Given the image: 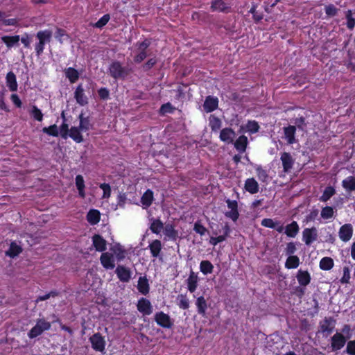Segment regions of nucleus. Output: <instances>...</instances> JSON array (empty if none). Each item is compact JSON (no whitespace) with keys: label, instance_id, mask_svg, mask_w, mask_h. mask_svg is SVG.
Returning a JSON list of instances; mask_svg holds the SVG:
<instances>
[{"label":"nucleus","instance_id":"15","mask_svg":"<svg viewBox=\"0 0 355 355\" xmlns=\"http://www.w3.org/2000/svg\"><path fill=\"white\" fill-rule=\"evenodd\" d=\"M74 98L76 103L80 106H85L88 104V98L85 94L82 84H80L76 87L74 92Z\"/></svg>","mask_w":355,"mask_h":355},{"label":"nucleus","instance_id":"16","mask_svg":"<svg viewBox=\"0 0 355 355\" xmlns=\"http://www.w3.org/2000/svg\"><path fill=\"white\" fill-rule=\"evenodd\" d=\"M235 136L236 133L233 129L225 128L220 130L219 138L222 141L230 144L233 143Z\"/></svg>","mask_w":355,"mask_h":355},{"label":"nucleus","instance_id":"44","mask_svg":"<svg viewBox=\"0 0 355 355\" xmlns=\"http://www.w3.org/2000/svg\"><path fill=\"white\" fill-rule=\"evenodd\" d=\"M334 260L331 257H323L320 261V268L323 270H329L334 267Z\"/></svg>","mask_w":355,"mask_h":355},{"label":"nucleus","instance_id":"14","mask_svg":"<svg viewBox=\"0 0 355 355\" xmlns=\"http://www.w3.org/2000/svg\"><path fill=\"white\" fill-rule=\"evenodd\" d=\"M339 237L341 241L347 242L349 241L353 235V227L349 223L342 225L339 230Z\"/></svg>","mask_w":355,"mask_h":355},{"label":"nucleus","instance_id":"7","mask_svg":"<svg viewBox=\"0 0 355 355\" xmlns=\"http://www.w3.org/2000/svg\"><path fill=\"white\" fill-rule=\"evenodd\" d=\"M154 320L159 327L165 329H171L173 325V322L170 316L163 311L157 312L155 314Z\"/></svg>","mask_w":355,"mask_h":355},{"label":"nucleus","instance_id":"24","mask_svg":"<svg viewBox=\"0 0 355 355\" xmlns=\"http://www.w3.org/2000/svg\"><path fill=\"white\" fill-rule=\"evenodd\" d=\"M164 235L168 237L169 240L175 241L178 238V232L175 229L173 225L168 223L163 229Z\"/></svg>","mask_w":355,"mask_h":355},{"label":"nucleus","instance_id":"3","mask_svg":"<svg viewBox=\"0 0 355 355\" xmlns=\"http://www.w3.org/2000/svg\"><path fill=\"white\" fill-rule=\"evenodd\" d=\"M51 327V322L44 318H40L37 320L36 324L28 331V336L31 339L35 338L40 336L44 331L49 330Z\"/></svg>","mask_w":355,"mask_h":355},{"label":"nucleus","instance_id":"38","mask_svg":"<svg viewBox=\"0 0 355 355\" xmlns=\"http://www.w3.org/2000/svg\"><path fill=\"white\" fill-rule=\"evenodd\" d=\"M80 125L79 128L82 131H87L92 129L93 125L90 123L89 116H84L83 114L79 115Z\"/></svg>","mask_w":355,"mask_h":355},{"label":"nucleus","instance_id":"32","mask_svg":"<svg viewBox=\"0 0 355 355\" xmlns=\"http://www.w3.org/2000/svg\"><path fill=\"white\" fill-rule=\"evenodd\" d=\"M137 289L142 295H146L150 291L148 280L146 277H140L138 280Z\"/></svg>","mask_w":355,"mask_h":355},{"label":"nucleus","instance_id":"36","mask_svg":"<svg viewBox=\"0 0 355 355\" xmlns=\"http://www.w3.org/2000/svg\"><path fill=\"white\" fill-rule=\"evenodd\" d=\"M80 131L82 130L79 127L72 126L69 129V136L76 143H81L83 141V137Z\"/></svg>","mask_w":355,"mask_h":355},{"label":"nucleus","instance_id":"31","mask_svg":"<svg viewBox=\"0 0 355 355\" xmlns=\"http://www.w3.org/2000/svg\"><path fill=\"white\" fill-rule=\"evenodd\" d=\"M300 230L299 225L296 221H293L285 227V234L287 236L294 238Z\"/></svg>","mask_w":355,"mask_h":355},{"label":"nucleus","instance_id":"45","mask_svg":"<svg viewBox=\"0 0 355 355\" xmlns=\"http://www.w3.org/2000/svg\"><path fill=\"white\" fill-rule=\"evenodd\" d=\"M255 171L259 180L262 182L267 183L269 178L267 171L260 165L255 167Z\"/></svg>","mask_w":355,"mask_h":355},{"label":"nucleus","instance_id":"57","mask_svg":"<svg viewBox=\"0 0 355 355\" xmlns=\"http://www.w3.org/2000/svg\"><path fill=\"white\" fill-rule=\"evenodd\" d=\"M64 37H66L67 39L69 37L67 31L63 28H57V30L55 33V39L58 40L60 43H62Z\"/></svg>","mask_w":355,"mask_h":355},{"label":"nucleus","instance_id":"61","mask_svg":"<svg viewBox=\"0 0 355 355\" xmlns=\"http://www.w3.org/2000/svg\"><path fill=\"white\" fill-rule=\"evenodd\" d=\"M157 60L155 58H152L148 60L146 62H145L142 65V69L144 71H149L151 68H153L157 63Z\"/></svg>","mask_w":355,"mask_h":355},{"label":"nucleus","instance_id":"26","mask_svg":"<svg viewBox=\"0 0 355 355\" xmlns=\"http://www.w3.org/2000/svg\"><path fill=\"white\" fill-rule=\"evenodd\" d=\"M248 144V137L245 135L239 136L234 144L235 148L241 153L245 152Z\"/></svg>","mask_w":355,"mask_h":355},{"label":"nucleus","instance_id":"39","mask_svg":"<svg viewBox=\"0 0 355 355\" xmlns=\"http://www.w3.org/2000/svg\"><path fill=\"white\" fill-rule=\"evenodd\" d=\"M153 199V192L150 189H148L141 196V202L145 207H148L152 205Z\"/></svg>","mask_w":355,"mask_h":355},{"label":"nucleus","instance_id":"48","mask_svg":"<svg viewBox=\"0 0 355 355\" xmlns=\"http://www.w3.org/2000/svg\"><path fill=\"white\" fill-rule=\"evenodd\" d=\"M334 214V208L330 206H326L322 208L320 215L323 219H329L333 217Z\"/></svg>","mask_w":355,"mask_h":355},{"label":"nucleus","instance_id":"1","mask_svg":"<svg viewBox=\"0 0 355 355\" xmlns=\"http://www.w3.org/2000/svg\"><path fill=\"white\" fill-rule=\"evenodd\" d=\"M108 73L115 80H124L129 75L130 69L123 67L119 61L114 60L110 64Z\"/></svg>","mask_w":355,"mask_h":355},{"label":"nucleus","instance_id":"58","mask_svg":"<svg viewBox=\"0 0 355 355\" xmlns=\"http://www.w3.org/2000/svg\"><path fill=\"white\" fill-rule=\"evenodd\" d=\"M193 230L200 236L205 235L207 232V228L199 220L194 223Z\"/></svg>","mask_w":355,"mask_h":355},{"label":"nucleus","instance_id":"5","mask_svg":"<svg viewBox=\"0 0 355 355\" xmlns=\"http://www.w3.org/2000/svg\"><path fill=\"white\" fill-rule=\"evenodd\" d=\"M348 338L342 333L336 332L330 338V347L331 352H338L346 345Z\"/></svg>","mask_w":355,"mask_h":355},{"label":"nucleus","instance_id":"47","mask_svg":"<svg viewBox=\"0 0 355 355\" xmlns=\"http://www.w3.org/2000/svg\"><path fill=\"white\" fill-rule=\"evenodd\" d=\"M246 128L250 133L254 134L259 132L260 126L257 121L250 120L247 122Z\"/></svg>","mask_w":355,"mask_h":355},{"label":"nucleus","instance_id":"51","mask_svg":"<svg viewBox=\"0 0 355 355\" xmlns=\"http://www.w3.org/2000/svg\"><path fill=\"white\" fill-rule=\"evenodd\" d=\"M31 115L37 121L41 122L43 120V114L36 105L33 106Z\"/></svg>","mask_w":355,"mask_h":355},{"label":"nucleus","instance_id":"46","mask_svg":"<svg viewBox=\"0 0 355 355\" xmlns=\"http://www.w3.org/2000/svg\"><path fill=\"white\" fill-rule=\"evenodd\" d=\"M336 193V190L333 187L329 186L327 187L320 197V200L322 202H327L329 200L334 194Z\"/></svg>","mask_w":355,"mask_h":355},{"label":"nucleus","instance_id":"63","mask_svg":"<svg viewBox=\"0 0 355 355\" xmlns=\"http://www.w3.org/2000/svg\"><path fill=\"white\" fill-rule=\"evenodd\" d=\"M175 110V107L172 106L170 103L163 104L160 107V112L162 114L166 113H173Z\"/></svg>","mask_w":355,"mask_h":355},{"label":"nucleus","instance_id":"34","mask_svg":"<svg viewBox=\"0 0 355 355\" xmlns=\"http://www.w3.org/2000/svg\"><path fill=\"white\" fill-rule=\"evenodd\" d=\"M198 277L193 271L191 272L187 282V288L191 293L195 292L198 286Z\"/></svg>","mask_w":355,"mask_h":355},{"label":"nucleus","instance_id":"2","mask_svg":"<svg viewBox=\"0 0 355 355\" xmlns=\"http://www.w3.org/2000/svg\"><path fill=\"white\" fill-rule=\"evenodd\" d=\"M36 37L38 40V42L35 45V51L37 55L40 56L44 52L45 44L51 42L52 31L49 29L40 31L37 33Z\"/></svg>","mask_w":355,"mask_h":355},{"label":"nucleus","instance_id":"25","mask_svg":"<svg viewBox=\"0 0 355 355\" xmlns=\"http://www.w3.org/2000/svg\"><path fill=\"white\" fill-rule=\"evenodd\" d=\"M86 218L90 225H95L100 222L101 213L98 209H92L87 212Z\"/></svg>","mask_w":355,"mask_h":355},{"label":"nucleus","instance_id":"13","mask_svg":"<svg viewBox=\"0 0 355 355\" xmlns=\"http://www.w3.org/2000/svg\"><path fill=\"white\" fill-rule=\"evenodd\" d=\"M218 107V99L216 96H207L203 104V109L207 113L212 112Z\"/></svg>","mask_w":355,"mask_h":355},{"label":"nucleus","instance_id":"23","mask_svg":"<svg viewBox=\"0 0 355 355\" xmlns=\"http://www.w3.org/2000/svg\"><path fill=\"white\" fill-rule=\"evenodd\" d=\"M244 188L250 193L254 194L259 191V186L254 178H250L245 180Z\"/></svg>","mask_w":355,"mask_h":355},{"label":"nucleus","instance_id":"60","mask_svg":"<svg viewBox=\"0 0 355 355\" xmlns=\"http://www.w3.org/2000/svg\"><path fill=\"white\" fill-rule=\"evenodd\" d=\"M347 19V27L349 30H352L355 26V19L352 16V12L350 10L347 12L346 14Z\"/></svg>","mask_w":355,"mask_h":355},{"label":"nucleus","instance_id":"17","mask_svg":"<svg viewBox=\"0 0 355 355\" xmlns=\"http://www.w3.org/2000/svg\"><path fill=\"white\" fill-rule=\"evenodd\" d=\"M210 9L211 11L228 13L230 11V6L223 0H213L211 1Z\"/></svg>","mask_w":355,"mask_h":355},{"label":"nucleus","instance_id":"52","mask_svg":"<svg viewBox=\"0 0 355 355\" xmlns=\"http://www.w3.org/2000/svg\"><path fill=\"white\" fill-rule=\"evenodd\" d=\"M113 251L115 253L118 261H121L125 258V251L119 244H117L114 247Z\"/></svg>","mask_w":355,"mask_h":355},{"label":"nucleus","instance_id":"40","mask_svg":"<svg viewBox=\"0 0 355 355\" xmlns=\"http://www.w3.org/2000/svg\"><path fill=\"white\" fill-rule=\"evenodd\" d=\"M196 305L197 306L198 313L204 316L207 309V304L205 297L203 296L198 297L196 300Z\"/></svg>","mask_w":355,"mask_h":355},{"label":"nucleus","instance_id":"18","mask_svg":"<svg viewBox=\"0 0 355 355\" xmlns=\"http://www.w3.org/2000/svg\"><path fill=\"white\" fill-rule=\"evenodd\" d=\"M101 263L105 269H113L115 266L113 254L103 252L100 257Z\"/></svg>","mask_w":355,"mask_h":355},{"label":"nucleus","instance_id":"62","mask_svg":"<svg viewBox=\"0 0 355 355\" xmlns=\"http://www.w3.org/2000/svg\"><path fill=\"white\" fill-rule=\"evenodd\" d=\"M346 344L347 347L345 352L348 355H355V340H349Z\"/></svg>","mask_w":355,"mask_h":355},{"label":"nucleus","instance_id":"59","mask_svg":"<svg viewBox=\"0 0 355 355\" xmlns=\"http://www.w3.org/2000/svg\"><path fill=\"white\" fill-rule=\"evenodd\" d=\"M178 306L180 309L186 310L189 307V301L186 295H180L179 296Z\"/></svg>","mask_w":355,"mask_h":355},{"label":"nucleus","instance_id":"8","mask_svg":"<svg viewBox=\"0 0 355 355\" xmlns=\"http://www.w3.org/2000/svg\"><path fill=\"white\" fill-rule=\"evenodd\" d=\"M92 348L97 352H103L105 348V341L100 333H96L89 338Z\"/></svg>","mask_w":355,"mask_h":355},{"label":"nucleus","instance_id":"42","mask_svg":"<svg viewBox=\"0 0 355 355\" xmlns=\"http://www.w3.org/2000/svg\"><path fill=\"white\" fill-rule=\"evenodd\" d=\"M164 223L159 218H153L150 230L154 234H159L164 229Z\"/></svg>","mask_w":355,"mask_h":355},{"label":"nucleus","instance_id":"30","mask_svg":"<svg viewBox=\"0 0 355 355\" xmlns=\"http://www.w3.org/2000/svg\"><path fill=\"white\" fill-rule=\"evenodd\" d=\"M22 250L23 249L20 245H19L15 241H12L10 244L8 250L6 252V255L10 258H15L18 256Z\"/></svg>","mask_w":355,"mask_h":355},{"label":"nucleus","instance_id":"43","mask_svg":"<svg viewBox=\"0 0 355 355\" xmlns=\"http://www.w3.org/2000/svg\"><path fill=\"white\" fill-rule=\"evenodd\" d=\"M200 270L204 275H208L213 272L214 266L208 260H203L200 263Z\"/></svg>","mask_w":355,"mask_h":355},{"label":"nucleus","instance_id":"54","mask_svg":"<svg viewBox=\"0 0 355 355\" xmlns=\"http://www.w3.org/2000/svg\"><path fill=\"white\" fill-rule=\"evenodd\" d=\"M280 224V221H274L272 218H263L261 225L265 227L273 229L276 227V225Z\"/></svg>","mask_w":355,"mask_h":355},{"label":"nucleus","instance_id":"35","mask_svg":"<svg viewBox=\"0 0 355 355\" xmlns=\"http://www.w3.org/2000/svg\"><path fill=\"white\" fill-rule=\"evenodd\" d=\"M342 187L346 191L352 192L355 191V176H348L342 181Z\"/></svg>","mask_w":355,"mask_h":355},{"label":"nucleus","instance_id":"37","mask_svg":"<svg viewBox=\"0 0 355 355\" xmlns=\"http://www.w3.org/2000/svg\"><path fill=\"white\" fill-rule=\"evenodd\" d=\"M75 181H76V186L78 191V194H79L80 197H81L82 198H85V181H84V178L83 177V175H77L76 176Z\"/></svg>","mask_w":355,"mask_h":355},{"label":"nucleus","instance_id":"56","mask_svg":"<svg viewBox=\"0 0 355 355\" xmlns=\"http://www.w3.org/2000/svg\"><path fill=\"white\" fill-rule=\"evenodd\" d=\"M257 6L256 4H252L249 12L252 14V17L255 23L259 22L263 19L262 14H258L257 12Z\"/></svg>","mask_w":355,"mask_h":355},{"label":"nucleus","instance_id":"29","mask_svg":"<svg viewBox=\"0 0 355 355\" xmlns=\"http://www.w3.org/2000/svg\"><path fill=\"white\" fill-rule=\"evenodd\" d=\"M1 41L6 44L8 49H11L14 46L18 45L20 40V36L17 35H4L1 37Z\"/></svg>","mask_w":355,"mask_h":355},{"label":"nucleus","instance_id":"55","mask_svg":"<svg viewBox=\"0 0 355 355\" xmlns=\"http://www.w3.org/2000/svg\"><path fill=\"white\" fill-rule=\"evenodd\" d=\"M324 11L328 17H334L338 14V8H337L334 4H329L325 6Z\"/></svg>","mask_w":355,"mask_h":355},{"label":"nucleus","instance_id":"9","mask_svg":"<svg viewBox=\"0 0 355 355\" xmlns=\"http://www.w3.org/2000/svg\"><path fill=\"white\" fill-rule=\"evenodd\" d=\"M137 308L144 315H149L153 313V306L150 302L144 297L138 300Z\"/></svg>","mask_w":355,"mask_h":355},{"label":"nucleus","instance_id":"33","mask_svg":"<svg viewBox=\"0 0 355 355\" xmlns=\"http://www.w3.org/2000/svg\"><path fill=\"white\" fill-rule=\"evenodd\" d=\"M209 126L214 132H217L222 126L221 120L214 114L209 117Z\"/></svg>","mask_w":355,"mask_h":355},{"label":"nucleus","instance_id":"50","mask_svg":"<svg viewBox=\"0 0 355 355\" xmlns=\"http://www.w3.org/2000/svg\"><path fill=\"white\" fill-rule=\"evenodd\" d=\"M43 132L53 137H58L59 135L58 128L55 124L49 127H44L42 129Z\"/></svg>","mask_w":355,"mask_h":355},{"label":"nucleus","instance_id":"20","mask_svg":"<svg viewBox=\"0 0 355 355\" xmlns=\"http://www.w3.org/2000/svg\"><path fill=\"white\" fill-rule=\"evenodd\" d=\"M92 243L96 251L103 252L106 250L107 241L100 234H94L92 236Z\"/></svg>","mask_w":355,"mask_h":355},{"label":"nucleus","instance_id":"53","mask_svg":"<svg viewBox=\"0 0 355 355\" xmlns=\"http://www.w3.org/2000/svg\"><path fill=\"white\" fill-rule=\"evenodd\" d=\"M59 295V292L56 290L51 291L49 293H46L44 295H40L37 297L35 302L38 303L41 301H44L49 299L51 297H55Z\"/></svg>","mask_w":355,"mask_h":355},{"label":"nucleus","instance_id":"6","mask_svg":"<svg viewBox=\"0 0 355 355\" xmlns=\"http://www.w3.org/2000/svg\"><path fill=\"white\" fill-rule=\"evenodd\" d=\"M225 202L230 211L225 213V216L230 218L234 222H236L239 218V212L238 209V202L235 200L226 199Z\"/></svg>","mask_w":355,"mask_h":355},{"label":"nucleus","instance_id":"12","mask_svg":"<svg viewBox=\"0 0 355 355\" xmlns=\"http://www.w3.org/2000/svg\"><path fill=\"white\" fill-rule=\"evenodd\" d=\"M317 238L318 232L315 227L305 228L302 232V240L307 245H310Z\"/></svg>","mask_w":355,"mask_h":355},{"label":"nucleus","instance_id":"41","mask_svg":"<svg viewBox=\"0 0 355 355\" xmlns=\"http://www.w3.org/2000/svg\"><path fill=\"white\" fill-rule=\"evenodd\" d=\"M300 263V259L297 256H288L285 262V268L287 269H295L299 266Z\"/></svg>","mask_w":355,"mask_h":355},{"label":"nucleus","instance_id":"49","mask_svg":"<svg viewBox=\"0 0 355 355\" xmlns=\"http://www.w3.org/2000/svg\"><path fill=\"white\" fill-rule=\"evenodd\" d=\"M110 15L109 14H105L102 16L94 24V27L98 28H102L104 27L110 21Z\"/></svg>","mask_w":355,"mask_h":355},{"label":"nucleus","instance_id":"10","mask_svg":"<svg viewBox=\"0 0 355 355\" xmlns=\"http://www.w3.org/2000/svg\"><path fill=\"white\" fill-rule=\"evenodd\" d=\"M115 273L119 279L122 282H128L131 279L132 272L129 268L123 265H118Z\"/></svg>","mask_w":355,"mask_h":355},{"label":"nucleus","instance_id":"11","mask_svg":"<svg viewBox=\"0 0 355 355\" xmlns=\"http://www.w3.org/2000/svg\"><path fill=\"white\" fill-rule=\"evenodd\" d=\"M280 159L282 163L283 171L284 173L290 172L295 163L292 155L289 153L283 152L281 153Z\"/></svg>","mask_w":355,"mask_h":355},{"label":"nucleus","instance_id":"27","mask_svg":"<svg viewBox=\"0 0 355 355\" xmlns=\"http://www.w3.org/2000/svg\"><path fill=\"white\" fill-rule=\"evenodd\" d=\"M64 75L69 80L70 83L73 84L78 81L80 77V73L77 69L73 67H69L64 70Z\"/></svg>","mask_w":355,"mask_h":355},{"label":"nucleus","instance_id":"19","mask_svg":"<svg viewBox=\"0 0 355 355\" xmlns=\"http://www.w3.org/2000/svg\"><path fill=\"white\" fill-rule=\"evenodd\" d=\"M297 282L301 286L306 287L308 286L311 280L310 273L307 270H299L296 275Z\"/></svg>","mask_w":355,"mask_h":355},{"label":"nucleus","instance_id":"4","mask_svg":"<svg viewBox=\"0 0 355 355\" xmlns=\"http://www.w3.org/2000/svg\"><path fill=\"white\" fill-rule=\"evenodd\" d=\"M336 324V320L333 317H324L319 322V332L322 333L324 336H328L334 332Z\"/></svg>","mask_w":355,"mask_h":355},{"label":"nucleus","instance_id":"21","mask_svg":"<svg viewBox=\"0 0 355 355\" xmlns=\"http://www.w3.org/2000/svg\"><path fill=\"white\" fill-rule=\"evenodd\" d=\"M284 133L285 139L288 144H293L296 142L295 133L296 127L295 125H289L284 128Z\"/></svg>","mask_w":355,"mask_h":355},{"label":"nucleus","instance_id":"64","mask_svg":"<svg viewBox=\"0 0 355 355\" xmlns=\"http://www.w3.org/2000/svg\"><path fill=\"white\" fill-rule=\"evenodd\" d=\"M99 187L103 190V198H109L111 195V187L109 184L102 183L100 184Z\"/></svg>","mask_w":355,"mask_h":355},{"label":"nucleus","instance_id":"22","mask_svg":"<svg viewBox=\"0 0 355 355\" xmlns=\"http://www.w3.org/2000/svg\"><path fill=\"white\" fill-rule=\"evenodd\" d=\"M151 256L153 258H157L159 257L162 249V245L161 241L158 239L153 240L148 245Z\"/></svg>","mask_w":355,"mask_h":355},{"label":"nucleus","instance_id":"28","mask_svg":"<svg viewBox=\"0 0 355 355\" xmlns=\"http://www.w3.org/2000/svg\"><path fill=\"white\" fill-rule=\"evenodd\" d=\"M6 83L7 87L9 88V89L11 92L17 91L18 85H17V82L16 76L14 73V72L9 71L6 74Z\"/></svg>","mask_w":355,"mask_h":355}]
</instances>
